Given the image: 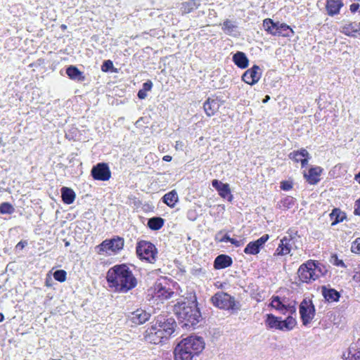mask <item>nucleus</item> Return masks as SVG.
Instances as JSON below:
<instances>
[{"mask_svg": "<svg viewBox=\"0 0 360 360\" xmlns=\"http://www.w3.org/2000/svg\"><path fill=\"white\" fill-rule=\"evenodd\" d=\"M174 310L182 327L194 328L201 320V314L195 300L178 302Z\"/></svg>", "mask_w": 360, "mask_h": 360, "instance_id": "3", "label": "nucleus"}, {"mask_svg": "<svg viewBox=\"0 0 360 360\" xmlns=\"http://www.w3.org/2000/svg\"><path fill=\"white\" fill-rule=\"evenodd\" d=\"M153 326L165 334V337H170L174 332L176 323L172 316L160 314L155 318Z\"/></svg>", "mask_w": 360, "mask_h": 360, "instance_id": "6", "label": "nucleus"}, {"mask_svg": "<svg viewBox=\"0 0 360 360\" xmlns=\"http://www.w3.org/2000/svg\"><path fill=\"white\" fill-rule=\"evenodd\" d=\"M314 271H315L316 274H317V279L321 276L326 275L328 271L324 265H323L320 262L315 261V260H314Z\"/></svg>", "mask_w": 360, "mask_h": 360, "instance_id": "39", "label": "nucleus"}, {"mask_svg": "<svg viewBox=\"0 0 360 360\" xmlns=\"http://www.w3.org/2000/svg\"><path fill=\"white\" fill-rule=\"evenodd\" d=\"M264 323L268 329L288 331L295 326L297 321L290 315L288 316L285 320H282L281 318L275 316L271 314H268L266 315Z\"/></svg>", "mask_w": 360, "mask_h": 360, "instance_id": "5", "label": "nucleus"}, {"mask_svg": "<svg viewBox=\"0 0 360 360\" xmlns=\"http://www.w3.org/2000/svg\"><path fill=\"white\" fill-rule=\"evenodd\" d=\"M269 238V235L264 234L257 240L250 242L244 249V252L247 255H252L258 254Z\"/></svg>", "mask_w": 360, "mask_h": 360, "instance_id": "14", "label": "nucleus"}, {"mask_svg": "<svg viewBox=\"0 0 360 360\" xmlns=\"http://www.w3.org/2000/svg\"><path fill=\"white\" fill-rule=\"evenodd\" d=\"M352 252L360 254V238H356L352 244Z\"/></svg>", "mask_w": 360, "mask_h": 360, "instance_id": "45", "label": "nucleus"}, {"mask_svg": "<svg viewBox=\"0 0 360 360\" xmlns=\"http://www.w3.org/2000/svg\"><path fill=\"white\" fill-rule=\"evenodd\" d=\"M212 304L221 309L230 311L232 313L238 311L240 308V302L234 297L224 292H218L211 298Z\"/></svg>", "mask_w": 360, "mask_h": 360, "instance_id": "4", "label": "nucleus"}, {"mask_svg": "<svg viewBox=\"0 0 360 360\" xmlns=\"http://www.w3.org/2000/svg\"><path fill=\"white\" fill-rule=\"evenodd\" d=\"M224 231L217 232L215 235V240L220 243H227L231 240V238L228 234H223Z\"/></svg>", "mask_w": 360, "mask_h": 360, "instance_id": "43", "label": "nucleus"}, {"mask_svg": "<svg viewBox=\"0 0 360 360\" xmlns=\"http://www.w3.org/2000/svg\"><path fill=\"white\" fill-rule=\"evenodd\" d=\"M330 218L333 221L331 225L334 226L339 222L342 221L346 218V214L345 212H342L338 208H335L333 210L332 212L330 214Z\"/></svg>", "mask_w": 360, "mask_h": 360, "instance_id": "33", "label": "nucleus"}, {"mask_svg": "<svg viewBox=\"0 0 360 360\" xmlns=\"http://www.w3.org/2000/svg\"><path fill=\"white\" fill-rule=\"evenodd\" d=\"M262 76V71L258 65H255L252 68L247 70L242 76V79L245 83L254 85L259 80Z\"/></svg>", "mask_w": 360, "mask_h": 360, "instance_id": "15", "label": "nucleus"}, {"mask_svg": "<svg viewBox=\"0 0 360 360\" xmlns=\"http://www.w3.org/2000/svg\"><path fill=\"white\" fill-rule=\"evenodd\" d=\"M353 279L354 281L360 283V268L358 271H356L353 276Z\"/></svg>", "mask_w": 360, "mask_h": 360, "instance_id": "51", "label": "nucleus"}, {"mask_svg": "<svg viewBox=\"0 0 360 360\" xmlns=\"http://www.w3.org/2000/svg\"><path fill=\"white\" fill-rule=\"evenodd\" d=\"M91 174L95 180L107 181L110 178L111 172L106 163H98L94 166Z\"/></svg>", "mask_w": 360, "mask_h": 360, "instance_id": "11", "label": "nucleus"}, {"mask_svg": "<svg viewBox=\"0 0 360 360\" xmlns=\"http://www.w3.org/2000/svg\"><path fill=\"white\" fill-rule=\"evenodd\" d=\"M124 246V240L122 238L117 237L110 240H105L103 241L98 247V252L101 254L102 252H106L110 255V252H116Z\"/></svg>", "mask_w": 360, "mask_h": 360, "instance_id": "10", "label": "nucleus"}, {"mask_svg": "<svg viewBox=\"0 0 360 360\" xmlns=\"http://www.w3.org/2000/svg\"><path fill=\"white\" fill-rule=\"evenodd\" d=\"M164 219L159 217H154L148 219V226L154 231L160 229L164 225Z\"/></svg>", "mask_w": 360, "mask_h": 360, "instance_id": "35", "label": "nucleus"}, {"mask_svg": "<svg viewBox=\"0 0 360 360\" xmlns=\"http://www.w3.org/2000/svg\"><path fill=\"white\" fill-rule=\"evenodd\" d=\"M298 277L300 281L306 283H311L317 279L314 268V260H308L301 264L297 271Z\"/></svg>", "mask_w": 360, "mask_h": 360, "instance_id": "8", "label": "nucleus"}, {"mask_svg": "<svg viewBox=\"0 0 360 360\" xmlns=\"http://www.w3.org/2000/svg\"><path fill=\"white\" fill-rule=\"evenodd\" d=\"M66 74L69 78L72 80L77 82H83L85 80V76L83 72H81L76 66L70 65L66 69Z\"/></svg>", "mask_w": 360, "mask_h": 360, "instance_id": "27", "label": "nucleus"}, {"mask_svg": "<svg viewBox=\"0 0 360 360\" xmlns=\"http://www.w3.org/2000/svg\"><path fill=\"white\" fill-rule=\"evenodd\" d=\"M272 307L280 311L283 314H285L287 311L290 314H295L296 312V308L295 306H285L281 300V298L278 296H275L273 297L272 302L271 303Z\"/></svg>", "mask_w": 360, "mask_h": 360, "instance_id": "18", "label": "nucleus"}, {"mask_svg": "<svg viewBox=\"0 0 360 360\" xmlns=\"http://www.w3.org/2000/svg\"><path fill=\"white\" fill-rule=\"evenodd\" d=\"M359 8V4H352L351 6H350V11L352 12V13H354L356 12Z\"/></svg>", "mask_w": 360, "mask_h": 360, "instance_id": "54", "label": "nucleus"}, {"mask_svg": "<svg viewBox=\"0 0 360 360\" xmlns=\"http://www.w3.org/2000/svg\"><path fill=\"white\" fill-rule=\"evenodd\" d=\"M27 245V242L26 241H20L17 245H16V248L17 249H22L24 248V247Z\"/></svg>", "mask_w": 360, "mask_h": 360, "instance_id": "55", "label": "nucleus"}, {"mask_svg": "<svg viewBox=\"0 0 360 360\" xmlns=\"http://www.w3.org/2000/svg\"><path fill=\"white\" fill-rule=\"evenodd\" d=\"M138 97L140 99H144L147 96V91H144L143 89H140L138 92Z\"/></svg>", "mask_w": 360, "mask_h": 360, "instance_id": "50", "label": "nucleus"}, {"mask_svg": "<svg viewBox=\"0 0 360 360\" xmlns=\"http://www.w3.org/2000/svg\"><path fill=\"white\" fill-rule=\"evenodd\" d=\"M286 236L288 237V239L289 240V241H290L293 244L295 243V241L297 237H299V236L297 234V231H296L295 229H290L288 231Z\"/></svg>", "mask_w": 360, "mask_h": 360, "instance_id": "44", "label": "nucleus"}, {"mask_svg": "<svg viewBox=\"0 0 360 360\" xmlns=\"http://www.w3.org/2000/svg\"><path fill=\"white\" fill-rule=\"evenodd\" d=\"M355 179L360 184V172L356 174Z\"/></svg>", "mask_w": 360, "mask_h": 360, "instance_id": "58", "label": "nucleus"}, {"mask_svg": "<svg viewBox=\"0 0 360 360\" xmlns=\"http://www.w3.org/2000/svg\"><path fill=\"white\" fill-rule=\"evenodd\" d=\"M232 245H234L236 247H240L243 245V241L242 240H238L234 238H231V240H229Z\"/></svg>", "mask_w": 360, "mask_h": 360, "instance_id": "49", "label": "nucleus"}, {"mask_svg": "<svg viewBox=\"0 0 360 360\" xmlns=\"http://www.w3.org/2000/svg\"><path fill=\"white\" fill-rule=\"evenodd\" d=\"M137 255L141 259L153 263L156 260L157 250L155 245L148 241L142 240L138 243L136 246Z\"/></svg>", "mask_w": 360, "mask_h": 360, "instance_id": "7", "label": "nucleus"}, {"mask_svg": "<svg viewBox=\"0 0 360 360\" xmlns=\"http://www.w3.org/2000/svg\"><path fill=\"white\" fill-rule=\"evenodd\" d=\"M4 318V315L1 313H0V322L3 321Z\"/></svg>", "mask_w": 360, "mask_h": 360, "instance_id": "59", "label": "nucleus"}, {"mask_svg": "<svg viewBox=\"0 0 360 360\" xmlns=\"http://www.w3.org/2000/svg\"><path fill=\"white\" fill-rule=\"evenodd\" d=\"M61 197L64 203L70 205L75 199V193L72 189L64 186L61 188Z\"/></svg>", "mask_w": 360, "mask_h": 360, "instance_id": "30", "label": "nucleus"}, {"mask_svg": "<svg viewBox=\"0 0 360 360\" xmlns=\"http://www.w3.org/2000/svg\"><path fill=\"white\" fill-rule=\"evenodd\" d=\"M360 30V26H359V22H352L349 24H346L341 27V32L345 34L347 36L354 37L355 34Z\"/></svg>", "mask_w": 360, "mask_h": 360, "instance_id": "31", "label": "nucleus"}, {"mask_svg": "<svg viewBox=\"0 0 360 360\" xmlns=\"http://www.w3.org/2000/svg\"><path fill=\"white\" fill-rule=\"evenodd\" d=\"M153 86V82L150 80H148L147 82L143 84V89L146 91H149L151 90Z\"/></svg>", "mask_w": 360, "mask_h": 360, "instance_id": "47", "label": "nucleus"}, {"mask_svg": "<svg viewBox=\"0 0 360 360\" xmlns=\"http://www.w3.org/2000/svg\"><path fill=\"white\" fill-rule=\"evenodd\" d=\"M15 209L9 202H2L0 205V212L1 214H12Z\"/></svg>", "mask_w": 360, "mask_h": 360, "instance_id": "41", "label": "nucleus"}, {"mask_svg": "<svg viewBox=\"0 0 360 360\" xmlns=\"http://www.w3.org/2000/svg\"><path fill=\"white\" fill-rule=\"evenodd\" d=\"M309 153L305 149H301L300 150L293 151L290 153L289 158L294 160L295 162H300L302 167H304L308 163Z\"/></svg>", "mask_w": 360, "mask_h": 360, "instance_id": "22", "label": "nucleus"}, {"mask_svg": "<svg viewBox=\"0 0 360 360\" xmlns=\"http://www.w3.org/2000/svg\"><path fill=\"white\" fill-rule=\"evenodd\" d=\"M65 245H66V246L69 245V243H65Z\"/></svg>", "mask_w": 360, "mask_h": 360, "instance_id": "60", "label": "nucleus"}, {"mask_svg": "<svg viewBox=\"0 0 360 360\" xmlns=\"http://www.w3.org/2000/svg\"><path fill=\"white\" fill-rule=\"evenodd\" d=\"M113 68L112 62L110 60H105L101 66L103 72H108Z\"/></svg>", "mask_w": 360, "mask_h": 360, "instance_id": "46", "label": "nucleus"}, {"mask_svg": "<svg viewBox=\"0 0 360 360\" xmlns=\"http://www.w3.org/2000/svg\"><path fill=\"white\" fill-rule=\"evenodd\" d=\"M212 185L218 191L219 195L221 198H232V195H231V189L228 184H224L217 179H214L212 181Z\"/></svg>", "mask_w": 360, "mask_h": 360, "instance_id": "17", "label": "nucleus"}, {"mask_svg": "<svg viewBox=\"0 0 360 360\" xmlns=\"http://www.w3.org/2000/svg\"><path fill=\"white\" fill-rule=\"evenodd\" d=\"M205 348V342L201 337L189 336L182 340L174 351V360H192Z\"/></svg>", "mask_w": 360, "mask_h": 360, "instance_id": "2", "label": "nucleus"}, {"mask_svg": "<svg viewBox=\"0 0 360 360\" xmlns=\"http://www.w3.org/2000/svg\"><path fill=\"white\" fill-rule=\"evenodd\" d=\"M108 287L114 292L127 293L136 287L138 281L129 267L124 264L110 268L106 274Z\"/></svg>", "mask_w": 360, "mask_h": 360, "instance_id": "1", "label": "nucleus"}, {"mask_svg": "<svg viewBox=\"0 0 360 360\" xmlns=\"http://www.w3.org/2000/svg\"><path fill=\"white\" fill-rule=\"evenodd\" d=\"M236 27V26L229 20H226L222 25V30L225 33L228 34H231L234 31Z\"/></svg>", "mask_w": 360, "mask_h": 360, "instance_id": "40", "label": "nucleus"}, {"mask_svg": "<svg viewBox=\"0 0 360 360\" xmlns=\"http://www.w3.org/2000/svg\"><path fill=\"white\" fill-rule=\"evenodd\" d=\"M334 264L338 266H345L343 261L339 259L337 257H335Z\"/></svg>", "mask_w": 360, "mask_h": 360, "instance_id": "53", "label": "nucleus"}, {"mask_svg": "<svg viewBox=\"0 0 360 360\" xmlns=\"http://www.w3.org/2000/svg\"><path fill=\"white\" fill-rule=\"evenodd\" d=\"M345 360L360 359V346L358 342L353 343L349 347L347 352L343 354Z\"/></svg>", "mask_w": 360, "mask_h": 360, "instance_id": "21", "label": "nucleus"}, {"mask_svg": "<svg viewBox=\"0 0 360 360\" xmlns=\"http://www.w3.org/2000/svg\"><path fill=\"white\" fill-rule=\"evenodd\" d=\"M233 61L238 68L242 69L246 68L248 66V58L241 51H238L233 56Z\"/></svg>", "mask_w": 360, "mask_h": 360, "instance_id": "28", "label": "nucleus"}, {"mask_svg": "<svg viewBox=\"0 0 360 360\" xmlns=\"http://www.w3.org/2000/svg\"><path fill=\"white\" fill-rule=\"evenodd\" d=\"M279 22H274L270 18H266L263 21V27L268 33L276 36Z\"/></svg>", "mask_w": 360, "mask_h": 360, "instance_id": "32", "label": "nucleus"}, {"mask_svg": "<svg viewBox=\"0 0 360 360\" xmlns=\"http://www.w3.org/2000/svg\"><path fill=\"white\" fill-rule=\"evenodd\" d=\"M66 275L67 273L65 271L62 269L56 270L53 273V278H55V280L59 282H63L66 280Z\"/></svg>", "mask_w": 360, "mask_h": 360, "instance_id": "42", "label": "nucleus"}, {"mask_svg": "<svg viewBox=\"0 0 360 360\" xmlns=\"http://www.w3.org/2000/svg\"><path fill=\"white\" fill-rule=\"evenodd\" d=\"M150 316V312L138 309L128 315V319L135 324L140 325L148 321Z\"/></svg>", "mask_w": 360, "mask_h": 360, "instance_id": "16", "label": "nucleus"}, {"mask_svg": "<svg viewBox=\"0 0 360 360\" xmlns=\"http://www.w3.org/2000/svg\"><path fill=\"white\" fill-rule=\"evenodd\" d=\"M300 314L303 325L309 324L315 316V308L312 301L304 299L300 304Z\"/></svg>", "mask_w": 360, "mask_h": 360, "instance_id": "9", "label": "nucleus"}, {"mask_svg": "<svg viewBox=\"0 0 360 360\" xmlns=\"http://www.w3.org/2000/svg\"><path fill=\"white\" fill-rule=\"evenodd\" d=\"M53 360H60V359H53Z\"/></svg>", "mask_w": 360, "mask_h": 360, "instance_id": "61", "label": "nucleus"}, {"mask_svg": "<svg viewBox=\"0 0 360 360\" xmlns=\"http://www.w3.org/2000/svg\"><path fill=\"white\" fill-rule=\"evenodd\" d=\"M322 294L324 298L328 302H336L340 298V293L333 288L322 287Z\"/></svg>", "mask_w": 360, "mask_h": 360, "instance_id": "29", "label": "nucleus"}, {"mask_svg": "<svg viewBox=\"0 0 360 360\" xmlns=\"http://www.w3.org/2000/svg\"><path fill=\"white\" fill-rule=\"evenodd\" d=\"M198 6L199 4H198L195 0H188L181 4V10L183 13H189L194 9H196Z\"/></svg>", "mask_w": 360, "mask_h": 360, "instance_id": "38", "label": "nucleus"}, {"mask_svg": "<svg viewBox=\"0 0 360 360\" xmlns=\"http://www.w3.org/2000/svg\"><path fill=\"white\" fill-rule=\"evenodd\" d=\"M269 99H270V96H268V95H266V96H265V98H264V100L262 101V102H263L264 103H265L268 102V101H269Z\"/></svg>", "mask_w": 360, "mask_h": 360, "instance_id": "57", "label": "nucleus"}, {"mask_svg": "<svg viewBox=\"0 0 360 360\" xmlns=\"http://www.w3.org/2000/svg\"><path fill=\"white\" fill-rule=\"evenodd\" d=\"M154 290L155 296L161 300L169 299L173 294V292L169 288L163 286L161 283H155Z\"/></svg>", "mask_w": 360, "mask_h": 360, "instance_id": "26", "label": "nucleus"}, {"mask_svg": "<svg viewBox=\"0 0 360 360\" xmlns=\"http://www.w3.org/2000/svg\"><path fill=\"white\" fill-rule=\"evenodd\" d=\"M342 6V0H326V8L328 14L330 16L338 14Z\"/></svg>", "mask_w": 360, "mask_h": 360, "instance_id": "19", "label": "nucleus"}, {"mask_svg": "<svg viewBox=\"0 0 360 360\" xmlns=\"http://www.w3.org/2000/svg\"><path fill=\"white\" fill-rule=\"evenodd\" d=\"M220 106L217 99L209 98L203 105V108L206 115L209 117L212 116L219 110Z\"/></svg>", "mask_w": 360, "mask_h": 360, "instance_id": "20", "label": "nucleus"}, {"mask_svg": "<svg viewBox=\"0 0 360 360\" xmlns=\"http://www.w3.org/2000/svg\"><path fill=\"white\" fill-rule=\"evenodd\" d=\"M322 170L320 167H311L308 174H304V177L310 184H316L320 181L319 176Z\"/></svg>", "mask_w": 360, "mask_h": 360, "instance_id": "24", "label": "nucleus"}, {"mask_svg": "<svg viewBox=\"0 0 360 360\" xmlns=\"http://www.w3.org/2000/svg\"><path fill=\"white\" fill-rule=\"evenodd\" d=\"M169 338L165 337V334L153 325L146 330L145 339L147 342L152 344H160Z\"/></svg>", "mask_w": 360, "mask_h": 360, "instance_id": "13", "label": "nucleus"}, {"mask_svg": "<svg viewBox=\"0 0 360 360\" xmlns=\"http://www.w3.org/2000/svg\"><path fill=\"white\" fill-rule=\"evenodd\" d=\"M354 214L355 215H360V198L355 202Z\"/></svg>", "mask_w": 360, "mask_h": 360, "instance_id": "48", "label": "nucleus"}, {"mask_svg": "<svg viewBox=\"0 0 360 360\" xmlns=\"http://www.w3.org/2000/svg\"><path fill=\"white\" fill-rule=\"evenodd\" d=\"M295 203V200L291 196H286L281 199L278 202V207L281 210H288L292 208Z\"/></svg>", "mask_w": 360, "mask_h": 360, "instance_id": "37", "label": "nucleus"}, {"mask_svg": "<svg viewBox=\"0 0 360 360\" xmlns=\"http://www.w3.org/2000/svg\"><path fill=\"white\" fill-rule=\"evenodd\" d=\"M164 161L170 162L172 160V156L170 155H165L162 158Z\"/></svg>", "mask_w": 360, "mask_h": 360, "instance_id": "56", "label": "nucleus"}, {"mask_svg": "<svg viewBox=\"0 0 360 360\" xmlns=\"http://www.w3.org/2000/svg\"><path fill=\"white\" fill-rule=\"evenodd\" d=\"M169 338L165 337V334L153 325L146 330L145 339L147 342L152 344H160Z\"/></svg>", "mask_w": 360, "mask_h": 360, "instance_id": "12", "label": "nucleus"}, {"mask_svg": "<svg viewBox=\"0 0 360 360\" xmlns=\"http://www.w3.org/2000/svg\"><path fill=\"white\" fill-rule=\"evenodd\" d=\"M232 259L226 255H220L217 256L214 262V266L216 269H225L232 264Z\"/></svg>", "mask_w": 360, "mask_h": 360, "instance_id": "23", "label": "nucleus"}, {"mask_svg": "<svg viewBox=\"0 0 360 360\" xmlns=\"http://www.w3.org/2000/svg\"><path fill=\"white\" fill-rule=\"evenodd\" d=\"M293 243L289 241L287 236L281 240V243L276 250L275 255H285L290 253L292 245Z\"/></svg>", "mask_w": 360, "mask_h": 360, "instance_id": "25", "label": "nucleus"}, {"mask_svg": "<svg viewBox=\"0 0 360 360\" xmlns=\"http://www.w3.org/2000/svg\"><path fill=\"white\" fill-rule=\"evenodd\" d=\"M281 188L284 191H288L292 188V186L289 183L283 182L282 183Z\"/></svg>", "mask_w": 360, "mask_h": 360, "instance_id": "52", "label": "nucleus"}, {"mask_svg": "<svg viewBox=\"0 0 360 360\" xmlns=\"http://www.w3.org/2000/svg\"><path fill=\"white\" fill-rule=\"evenodd\" d=\"M162 201L168 206L173 207L178 201V195L175 191H172L166 193L163 198Z\"/></svg>", "mask_w": 360, "mask_h": 360, "instance_id": "34", "label": "nucleus"}, {"mask_svg": "<svg viewBox=\"0 0 360 360\" xmlns=\"http://www.w3.org/2000/svg\"><path fill=\"white\" fill-rule=\"evenodd\" d=\"M293 30L285 23H279L277 32V36L290 37L293 35Z\"/></svg>", "mask_w": 360, "mask_h": 360, "instance_id": "36", "label": "nucleus"}]
</instances>
